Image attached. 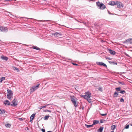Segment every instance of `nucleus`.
I'll return each instance as SVG.
<instances>
[{
  "label": "nucleus",
  "mask_w": 132,
  "mask_h": 132,
  "mask_svg": "<svg viewBox=\"0 0 132 132\" xmlns=\"http://www.w3.org/2000/svg\"><path fill=\"white\" fill-rule=\"evenodd\" d=\"M70 97L71 101L75 106V107H77V104L76 103V102L77 100V98L74 96H70Z\"/></svg>",
  "instance_id": "1"
},
{
  "label": "nucleus",
  "mask_w": 132,
  "mask_h": 132,
  "mask_svg": "<svg viewBox=\"0 0 132 132\" xmlns=\"http://www.w3.org/2000/svg\"><path fill=\"white\" fill-rule=\"evenodd\" d=\"M7 91L8 93L7 95V98L9 99L10 100L11 96L13 95V93L12 91L9 89H7Z\"/></svg>",
  "instance_id": "2"
},
{
  "label": "nucleus",
  "mask_w": 132,
  "mask_h": 132,
  "mask_svg": "<svg viewBox=\"0 0 132 132\" xmlns=\"http://www.w3.org/2000/svg\"><path fill=\"white\" fill-rule=\"evenodd\" d=\"M39 85V84H38L36 86H34L33 87H31L30 88V93H31L33 92H34L36 89H37Z\"/></svg>",
  "instance_id": "3"
},
{
  "label": "nucleus",
  "mask_w": 132,
  "mask_h": 132,
  "mask_svg": "<svg viewBox=\"0 0 132 132\" xmlns=\"http://www.w3.org/2000/svg\"><path fill=\"white\" fill-rule=\"evenodd\" d=\"M8 31V29L7 27H0V31L2 32H7Z\"/></svg>",
  "instance_id": "4"
},
{
  "label": "nucleus",
  "mask_w": 132,
  "mask_h": 132,
  "mask_svg": "<svg viewBox=\"0 0 132 132\" xmlns=\"http://www.w3.org/2000/svg\"><path fill=\"white\" fill-rule=\"evenodd\" d=\"M115 5H116L118 8L123 7V5L122 4L121 2H116Z\"/></svg>",
  "instance_id": "5"
},
{
  "label": "nucleus",
  "mask_w": 132,
  "mask_h": 132,
  "mask_svg": "<svg viewBox=\"0 0 132 132\" xmlns=\"http://www.w3.org/2000/svg\"><path fill=\"white\" fill-rule=\"evenodd\" d=\"M3 103L5 105L8 106L11 104L10 101L7 100L4 101Z\"/></svg>",
  "instance_id": "6"
},
{
  "label": "nucleus",
  "mask_w": 132,
  "mask_h": 132,
  "mask_svg": "<svg viewBox=\"0 0 132 132\" xmlns=\"http://www.w3.org/2000/svg\"><path fill=\"white\" fill-rule=\"evenodd\" d=\"M106 7L102 3H100V9L103 10Z\"/></svg>",
  "instance_id": "7"
},
{
  "label": "nucleus",
  "mask_w": 132,
  "mask_h": 132,
  "mask_svg": "<svg viewBox=\"0 0 132 132\" xmlns=\"http://www.w3.org/2000/svg\"><path fill=\"white\" fill-rule=\"evenodd\" d=\"M108 51L109 53H110L111 55H114L116 54V52L114 51H113L110 49H108Z\"/></svg>",
  "instance_id": "8"
},
{
  "label": "nucleus",
  "mask_w": 132,
  "mask_h": 132,
  "mask_svg": "<svg viewBox=\"0 0 132 132\" xmlns=\"http://www.w3.org/2000/svg\"><path fill=\"white\" fill-rule=\"evenodd\" d=\"M15 98L14 100H13L12 101V104H11V106H15L17 105V103H16L15 102Z\"/></svg>",
  "instance_id": "9"
},
{
  "label": "nucleus",
  "mask_w": 132,
  "mask_h": 132,
  "mask_svg": "<svg viewBox=\"0 0 132 132\" xmlns=\"http://www.w3.org/2000/svg\"><path fill=\"white\" fill-rule=\"evenodd\" d=\"M85 95L86 96H88L89 97H90L91 96V94L89 92H85Z\"/></svg>",
  "instance_id": "10"
},
{
  "label": "nucleus",
  "mask_w": 132,
  "mask_h": 132,
  "mask_svg": "<svg viewBox=\"0 0 132 132\" xmlns=\"http://www.w3.org/2000/svg\"><path fill=\"white\" fill-rule=\"evenodd\" d=\"M125 42H129L130 44L132 43V38H129L127 39L125 41Z\"/></svg>",
  "instance_id": "11"
},
{
  "label": "nucleus",
  "mask_w": 132,
  "mask_h": 132,
  "mask_svg": "<svg viewBox=\"0 0 132 132\" xmlns=\"http://www.w3.org/2000/svg\"><path fill=\"white\" fill-rule=\"evenodd\" d=\"M100 65L103 66L106 68H107L106 65L102 62H100Z\"/></svg>",
  "instance_id": "12"
},
{
  "label": "nucleus",
  "mask_w": 132,
  "mask_h": 132,
  "mask_svg": "<svg viewBox=\"0 0 132 132\" xmlns=\"http://www.w3.org/2000/svg\"><path fill=\"white\" fill-rule=\"evenodd\" d=\"M1 59H2L3 60H5L6 61H7L8 59V58L7 57L3 55L1 57Z\"/></svg>",
  "instance_id": "13"
},
{
  "label": "nucleus",
  "mask_w": 132,
  "mask_h": 132,
  "mask_svg": "<svg viewBox=\"0 0 132 132\" xmlns=\"http://www.w3.org/2000/svg\"><path fill=\"white\" fill-rule=\"evenodd\" d=\"M54 35L55 36L58 37L59 36H61L62 35V34L61 33L56 32L54 33Z\"/></svg>",
  "instance_id": "14"
},
{
  "label": "nucleus",
  "mask_w": 132,
  "mask_h": 132,
  "mask_svg": "<svg viewBox=\"0 0 132 132\" xmlns=\"http://www.w3.org/2000/svg\"><path fill=\"white\" fill-rule=\"evenodd\" d=\"M109 4L111 5H115L116 3L113 1H111L109 2Z\"/></svg>",
  "instance_id": "15"
},
{
  "label": "nucleus",
  "mask_w": 132,
  "mask_h": 132,
  "mask_svg": "<svg viewBox=\"0 0 132 132\" xmlns=\"http://www.w3.org/2000/svg\"><path fill=\"white\" fill-rule=\"evenodd\" d=\"M109 63L110 64H116L117 65V63L115 61H109Z\"/></svg>",
  "instance_id": "16"
},
{
  "label": "nucleus",
  "mask_w": 132,
  "mask_h": 132,
  "mask_svg": "<svg viewBox=\"0 0 132 132\" xmlns=\"http://www.w3.org/2000/svg\"><path fill=\"white\" fill-rule=\"evenodd\" d=\"M81 97H84L85 99L87 100L88 99L90 98V97H89L88 96H86V95H81Z\"/></svg>",
  "instance_id": "17"
},
{
  "label": "nucleus",
  "mask_w": 132,
  "mask_h": 132,
  "mask_svg": "<svg viewBox=\"0 0 132 132\" xmlns=\"http://www.w3.org/2000/svg\"><path fill=\"white\" fill-rule=\"evenodd\" d=\"M99 123L98 120H94L93 121V125L98 124Z\"/></svg>",
  "instance_id": "18"
},
{
  "label": "nucleus",
  "mask_w": 132,
  "mask_h": 132,
  "mask_svg": "<svg viewBox=\"0 0 132 132\" xmlns=\"http://www.w3.org/2000/svg\"><path fill=\"white\" fill-rule=\"evenodd\" d=\"M32 48H33L38 50H40V49L39 48L37 47L36 46H32Z\"/></svg>",
  "instance_id": "19"
},
{
  "label": "nucleus",
  "mask_w": 132,
  "mask_h": 132,
  "mask_svg": "<svg viewBox=\"0 0 132 132\" xmlns=\"http://www.w3.org/2000/svg\"><path fill=\"white\" fill-rule=\"evenodd\" d=\"M118 93L115 92L113 96L114 97H116L118 96Z\"/></svg>",
  "instance_id": "20"
},
{
  "label": "nucleus",
  "mask_w": 132,
  "mask_h": 132,
  "mask_svg": "<svg viewBox=\"0 0 132 132\" xmlns=\"http://www.w3.org/2000/svg\"><path fill=\"white\" fill-rule=\"evenodd\" d=\"M35 114H33L31 116L30 119H32V120H33L35 116Z\"/></svg>",
  "instance_id": "21"
},
{
  "label": "nucleus",
  "mask_w": 132,
  "mask_h": 132,
  "mask_svg": "<svg viewBox=\"0 0 132 132\" xmlns=\"http://www.w3.org/2000/svg\"><path fill=\"white\" fill-rule=\"evenodd\" d=\"M5 113L4 110H3L1 109L0 110V114H3Z\"/></svg>",
  "instance_id": "22"
},
{
  "label": "nucleus",
  "mask_w": 132,
  "mask_h": 132,
  "mask_svg": "<svg viewBox=\"0 0 132 132\" xmlns=\"http://www.w3.org/2000/svg\"><path fill=\"white\" fill-rule=\"evenodd\" d=\"M50 117L49 116L47 115L44 118V120H48L49 117Z\"/></svg>",
  "instance_id": "23"
},
{
  "label": "nucleus",
  "mask_w": 132,
  "mask_h": 132,
  "mask_svg": "<svg viewBox=\"0 0 132 132\" xmlns=\"http://www.w3.org/2000/svg\"><path fill=\"white\" fill-rule=\"evenodd\" d=\"M85 125L87 128L91 127H92L93 126V124L92 125H87L85 124Z\"/></svg>",
  "instance_id": "24"
},
{
  "label": "nucleus",
  "mask_w": 132,
  "mask_h": 132,
  "mask_svg": "<svg viewBox=\"0 0 132 132\" xmlns=\"http://www.w3.org/2000/svg\"><path fill=\"white\" fill-rule=\"evenodd\" d=\"M116 128V126L114 125H112L111 126V129L112 130H114Z\"/></svg>",
  "instance_id": "25"
},
{
  "label": "nucleus",
  "mask_w": 132,
  "mask_h": 132,
  "mask_svg": "<svg viewBox=\"0 0 132 132\" xmlns=\"http://www.w3.org/2000/svg\"><path fill=\"white\" fill-rule=\"evenodd\" d=\"M116 90L117 91H119L121 90V88L119 87L116 88Z\"/></svg>",
  "instance_id": "26"
},
{
  "label": "nucleus",
  "mask_w": 132,
  "mask_h": 132,
  "mask_svg": "<svg viewBox=\"0 0 132 132\" xmlns=\"http://www.w3.org/2000/svg\"><path fill=\"white\" fill-rule=\"evenodd\" d=\"M44 112H52V111L50 110H48L47 109L45 110H44L43 111Z\"/></svg>",
  "instance_id": "27"
},
{
  "label": "nucleus",
  "mask_w": 132,
  "mask_h": 132,
  "mask_svg": "<svg viewBox=\"0 0 132 132\" xmlns=\"http://www.w3.org/2000/svg\"><path fill=\"white\" fill-rule=\"evenodd\" d=\"M5 126L7 127H10L11 126V125L9 123L6 124Z\"/></svg>",
  "instance_id": "28"
},
{
  "label": "nucleus",
  "mask_w": 132,
  "mask_h": 132,
  "mask_svg": "<svg viewBox=\"0 0 132 132\" xmlns=\"http://www.w3.org/2000/svg\"><path fill=\"white\" fill-rule=\"evenodd\" d=\"M125 91L123 90H120V93L122 94H124V93H125Z\"/></svg>",
  "instance_id": "29"
},
{
  "label": "nucleus",
  "mask_w": 132,
  "mask_h": 132,
  "mask_svg": "<svg viewBox=\"0 0 132 132\" xmlns=\"http://www.w3.org/2000/svg\"><path fill=\"white\" fill-rule=\"evenodd\" d=\"M5 79V78L4 77H2L1 78V80L0 82H1L2 81Z\"/></svg>",
  "instance_id": "30"
},
{
  "label": "nucleus",
  "mask_w": 132,
  "mask_h": 132,
  "mask_svg": "<svg viewBox=\"0 0 132 132\" xmlns=\"http://www.w3.org/2000/svg\"><path fill=\"white\" fill-rule=\"evenodd\" d=\"M103 129V127H102L100 128V132H102Z\"/></svg>",
  "instance_id": "31"
},
{
  "label": "nucleus",
  "mask_w": 132,
  "mask_h": 132,
  "mask_svg": "<svg viewBox=\"0 0 132 132\" xmlns=\"http://www.w3.org/2000/svg\"><path fill=\"white\" fill-rule=\"evenodd\" d=\"M118 83L122 85H125V83L123 82H121L120 81H118Z\"/></svg>",
  "instance_id": "32"
},
{
  "label": "nucleus",
  "mask_w": 132,
  "mask_h": 132,
  "mask_svg": "<svg viewBox=\"0 0 132 132\" xmlns=\"http://www.w3.org/2000/svg\"><path fill=\"white\" fill-rule=\"evenodd\" d=\"M87 100L89 103H90L92 102V100L91 99H90V98L88 99Z\"/></svg>",
  "instance_id": "33"
},
{
  "label": "nucleus",
  "mask_w": 132,
  "mask_h": 132,
  "mask_svg": "<svg viewBox=\"0 0 132 132\" xmlns=\"http://www.w3.org/2000/svg\"><path fill=\"white\" fill-rule=\"evenodd\" d=\"M14 69L16 70L18 72H19V71L20 70L18 68L15 67H14Z\"/></svg>",
  "instance_id": "34"
},
{
  "label": "nucleus",
  "mask_w": 132,
  "mask_h": 132,
  "mask_svg": "<svg viewBox=\"0 0 132 132\" xmlns=\"http://www.w3.org/2000/svg\"><path fill=\"white\" fill-rule=\"evenodd\" d=\"M129 127V125H127L125 127V128L126 129H128Z\"/></svg>",
  "instance_id": "35"
},
{
  "label": "nucleus",
  "mask_w": 132,
  "mask_h": 132,
  "mask_svg": "<svg viewBox=\"0 0 132 132\" xmlns=\"http://www.w3.org/2000/svg\"><path fill=\"white\" fill-rule=\"evenodd\" d=\"M100 114L102 116H106L107 114L106 113L105 114H101L100 113Z\"/></svg>",
  "instance_id": "36"
},
{
  "label": "nucleus",
  "mask_w": 132,
  "mask_h": 132,
  "mask_svg": "<svg viewBox=\"0 0 132 132\" xmlns=\"http://www.w3.org/2000/svg\"><path fill=\"white\" fill-rule=\"evenodd\" d=\"M120 101L121 102H124V100L122 98H121L120 100Z\"/></svg>",
  "instance_id": "37"
},
{
  "label": "nucleus",
  "mask_w": 132,
  "mask_h": 132,
  "mask_svg": "<svg viewBox=\"0 0 132 132\" xmlns=\"http://www.w3.org/2000/svg\"><path fill=\"white\" fill-rule=\"evenodd\" d=\"M105 121V120L102 119L100 120V122L101 123H103L104 121Z\"/></svg>",
  "instance_id": "38"
},
{
  "label": "nucleus",
  "mask_w": 132,
  "mask_h": 132,
  "mask_svg": "<svg viewBox=\"0 0 132 132\" xmlns=\"http://www.w3.org/2000/svg\"><path fill=\"white\" fill-rule=\"evenodd\" d=\"M100 91L101 92H102V91H103L102 88L101 87H100Z\"/></svg>",
  "instance_id": "39"
},
{
  "label": "nucleus",
  "mask_w": 132,
  "mask_h": 132,
  "mask_svg": "<svg viewBox=\"0 0 132 132\" xmlns=\"http://www.w3.org/2000/svg\"><path fill=\"white\" fill-rule=\"evenodd\" d=\"M96 4L97 5V6H98L99 7V1H98L96 2Z\"/></svg>",
  "instance_id": "40"
},
{
  "label": "nucleus",
  "mask_w": 132,
  "mask_h": 132,
  "mask_svg": "<svg viewBox=\"0 0 132 132\" xmlns=\"http://www.w3.org/2000/svg\"><path fill=\"white\" fill-rule=\"evenodd\" d=\"M42 131L43 132H45V129L42 128L41 129Z\"/></svg>",
  "instance_id": "41"
},
{
  "label": "nucleus",
  "mask_w": 132,
  "mask_h": 132,
  "mask_svg": "<svg viewBox=\"0 0 132 132\" xmlns=\"http://www.w3.org/2000/svg\"><path fill=\"white\" fill-rule=\"evenodd\" d=\"M100 41H101V42L102 43H105V41L103 40H101Z\"/></svg>",
  "instance_id": "42"
},
{
  "label": "nucleus",
  "mask_w": 132,
  "mask_h": 132,
  "mask_svg": "<svg viewBox=\"0 0 132 132\" xmlns=\"http://www.w3.org/2000/svg\"><path fill=\"white\" fill-rule=\"evenodd\" d=\"M80 22L81 23H84V24H86V23L84 22H83V21H82V22Z\"/></svg>",
  "instance_id": "43"
},
{
  "label": "nucleus",
  "mask_w": 132,
  "mask_h": 132,
  "mask_svg": "<svg viewBox=\"0 0 132 132\" xmlns=\"http://www.w3.org/2000/svg\"><path fill=\"white\" fill-rule=\"evenodd\" d=\"M106 59L109 60H111V58H110L109 57H106Z\"/></svg>",
  "instance_id": "44"
},
{
  "label": "nucleus",
  "mask_w": 132,
  "mask_h": 132,
  "mask_svg": "<svg viewBox=\"0 0 132 132\" xmlns=\"http://www.w3.org/2000/svg\"><path fill=\"white\" fill-rule=\"evenodd\" d=\"M72 64L73 65H78L76 63H72Z\"/></svg>",
  "instance_id": "45"
},
{
  "label": "nucleus",
  "mask_w": 132,
  "mask_h": 132,
  "mask_svg": "<svg viewBox=\"0 0 132 132\" xmlns=\"http://www.w3.org/2000/svg\"><path fill=\"white\" fill-rule=\"evenodd\" d=\"M48 105V104H47L46 105H45L44 106H43V108H45L46 107V106H47Z\"/></svg>",
  "instance_id": "46"
},
{
  "label": "nucleus",
  "mask_w": 132,
  "mask_h": 132,
  "mask_svg": "<svg viewBox=\"0 0 132 132\" xmlns=\"http://www.w3.org/2000/svg\"><path fill=\"white\" fill-rule=\"evenodd\" d=\"M25 129L26 130H29V128L28 127H26V128Z\"/></svg>",
  "instance_id": "47"
},
{
  "label": "nucleus",
  "mask_w": 132,
  "mask_h": 132,
  "mask_svg": "<svg viewBox=\"0 0 132 132\" xmlns=\"http://www.w3.org/2000/svg\"><path fill=\"white\" fill-rule=\"evenodd\" d=\"M19 120H20V121H22L23 120V119H22V118H19Z\"/></svg>",
  "instance_id": "48"
},
{
  "label": "nucleus",
  "mask_w": 132,
  "mask_h": 132,
  "mask_svg": "<svg viewBox=\"0 0 132 132\" xmlns=\"http://www.w3.org/2000/svg\"><path fill=\"white\" fill-rule=\"evenodd\" d=\"M43 108V106H41L40 107V109H41Z\"/></svg>",
  "instance_id": "49"
},
{
  "label": "nucleus",
  "mask_w": 132,
  "mask_h": 132,
  "mask_svg": "<svg viewBox=\"0 0 132 132\" xmlns=\"http://www.w3.org/2000/svg\"><path fill=\"white\" fill-rule=\"evenodd\" d=\"M95 25L96 26H98V25H97V24H96V23L95 24Z\"/></svg>",
  "instance_id": "50"
},
{
  "label": "nucleus",
  "mask_w": 132,
  "mask_h": 132,
  "mask_svg": "<svg viewBox=\"0 0 132 132\" xmlns=\"http://www.w3.org/2000/svg\"><path fill=\"white\" fill-rule=\"evenodd\" d=\"M75 19V20L76 21H78V20H77V19H76V18Z\"/></svg>",
  "instance_id": "51"
},
{
  "label": "nucleus",
  "mask_w": 132,
  "mask_h": 132,
  "mask_svg": "<svg viewBox=\"0 0 132 132\" xmlns=\"http://www.w3.org/2000/svg\"><path fill=\"white\" fill-rule=\"evenodd\" d=\"M82 20H80V21H78V22H82Z\"/></svg>",
  "instance_id": "52"
},
{
  "label": "nucleus",
  "mask_w": 132,
  "mask_h": 132,
  "mask_svg": "<svg viewBox=\"0 0 132 132\" xmlns=\"http://www.w3.org/2000/svg\"><path fill=\"white\" fill-rule=\"evenodd\" d=\"M97 65H99V62H97Z\"/></svg>",
  "instance_id": "53"
},
{
  "label": "nucleus",
  "mask_w": 132,
  "mask_h": 132,
  "mask_svg": "<svg viewBox=\"0 0 132 132\" xmlns=\"http://www.w3.org/2000/svg\"><path fill=\"white\" fill-rule=\"evenodd\" d=\"M10 1V0H6L5 1Z\"/></svg>",
  "instance_id": "54"
},
{
  "label": "nucleus",
  "mask_w": 132,
  "mask_h": 132,
  "mask_svg": "<svg viewBox=\"0 0 132 132\" xmlns=\"http://www.w3.org/2000/svg\"><path fill=\"white\" fill-rule=\"evenodd\" d=\"M30 121L31 122H32V119H30Z\"/></svg>",
  "instance_id": "55"
},
{
  "label": "nucleus",
  "mask_w": 132,
  "mask_h": 132,
  "mask_svg": "<svg viewBox=\"0 0 132 132\" xmlns=\"http://www.w3.org/2000/svg\"><path fill=\"white\" fill-rule=\"evenodd\" d=\"M129 124L130 126H132V123H130Z\"/></svg>",
  "instance_id": "56"
},
{
  "label": "nucleus",
  "mask_w": 132,
  "mask_h": 132,
  "mask_svg": "<svg viewBox=\"0 0 132 132\" xmlns=\"http://www.w3.org/2000/svg\"><path fill=\"white\" fill-rule=\"evenodd\" d=\"M97 130V131H98V132H99V129H98Z\"/></svg>",
  "instance_id": "57"
},
{
  "label": "nucleus",
  "mask_w": 132,
  "mask_h": 132,
  "mask_svg": "<svg viewBox=\"0 0 132 132\" xmlns=\"http://www.w3.org/2000/svg\"><path fill=\"white\" fill-rule=\"evenodd\" d=\"M52 132L51 131H48L47 132Z\"/></svg>",
  "instance_id": "58"
},
{
  "label": "nucleus",
  "mask_w": 132,
  "mask_h": 132,
  "mask_svg": "<svg viewBox=\"0 0 132 132\" xmlns=\"http://www.w3.org/2000/svg\"><path fill=\"white\" fill-rule=\"evenodd\" d=\"M97 89H98V90H99V88H97Z\"/></svg>",
  "instance_id": "59"
},
{
  "label": "nucleus",
  "mask_w": 132,
  "mask_h": 132,
  "mask_svg": "<svg viewBox=\"0 0 132 132\" xmlns=\"http://www.w3.org/2000/svg\"><path fill=\"white\" fill-rule=\"evenodd\" d=\"M126 56H128V55L127 54L126 55Z\"/></svg>",
  "instance_id": "60"
},
{
  "label": "nucleus",
  "mask_w": 132,
  "mask_h": 132,
  "mask_svg": "<svg viewBox=\"0 0 132 132\" xmlns=\"http://www.w3.org/2000/svg\"><path fill=\"white\" fill-rule=\"evenodd\" d=\"M111 132H114V131H111Z\"/></svg>",
  "instance_id": "61"
},
{
  "label": "nucleus",
  "mask_w": 132,
  "mask_h": 132,
  "mask_svg": "<svg viewBox=\"0 0 132 132\" xmlns=\"http://www.w3.org/2000/svg\"><path fill=\"white\" fill-rule=\"evenodd\" d=\"M22 18H24V17H22Z\"/></svg>",
  "instance_id": "62"
},
{
  "label": "nucleus",
  "mask_w": 132,
  "mask_h": 132,
  "mask_svg": "<svg viewBox=\"0 0 132 132\" xmlns=\"http://www.w3.org/2000/svg\"><path fill=\"white\" fill-rule=\"evenodd\" d=\"M9 13H11V12H9Z\"/></svg>",
  "instance_id": "63"
},
{
  "label": "nucleus",
  "mask_w": 132,
  "mask_h": 132,
  "mask_svg": "<svg viewBox=\"0 0 132 132\" xmlns=\"http://www.w3.org/2000/svg\"><path fill=\"white\" fill-rule=\"evenodd\" d=\"M1 40L0 39V41H1Z\"/></svg>",
  "instance_id": "64"
}]
</instances>
